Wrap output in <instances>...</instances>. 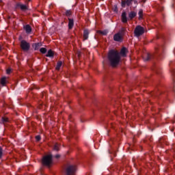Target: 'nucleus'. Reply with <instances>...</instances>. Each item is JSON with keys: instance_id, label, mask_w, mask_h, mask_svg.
I'll return each instance as SVG.
<instances>
[{"instance_id": "obj_11", "label": "nucleus", "mask_w": 175, "mask_h": 175, "mask_svg": "<svg viewBox=\"0 0 175 175\" xmlns=\"http://www.w3.org/2000/svg\"><path fill=\"white\" fill-rule=\"evenodd\" d=\"M16 7L20 8L21 10H27V9H28V7L21 3L16 4Z\"/></svg>"}, {"instance_id": "obj_1", "label": "nucleus", "mask_w": 175, "mask_h": 175, "mask_svg": "<svg viewBox=\"0 0 175 175\" xmlns=\"http://www.w3.org/2000/svg\"><path fill=\"white\" fill-rule=\"evenodd\" d=\"M108 60L112 68H116L121 62V55L117 50L112 49L108 53Z\"/></svg>"}, {"instance_id": "obj_5", "label": "nucleus", "mask_w": 175, "mask_h": 175, "mask_svg": "<svg viewBox=\"0 0 175 175\" xmlns=\"http://www.w3.org/2000/svg\"><path fill=\"white\" fill-rule=\"evenodd\" d=\"M30 47H31V45L27 41L23 40L21 42V49H22L23 51H28Z\"/></svg>"}, {"instance_id": "obj_10", "label": "nucleus", "mask_w": 175, "mask_h": 175, "mask_svg": "<svg viewBox=\"0 0 175 175\" xmlns=\"http://www.w3.org/2000/svg\"><path fill=\"white\" fill-rule=\"evenodd\" d=\"M75 25V22L73 19L68 18V28L69 29H72L73 28V26Z\"/></svg>"}, {"instance_id": "obj_3", "label": "nucleus", "mask_w": 175, "mask_h": 175, "mask_svg": "<svg viewBox=\"0 0 175 175\" xmlns=\"http://www.w3.org/2000/svg\"><path fill=\"white\" fill-rule=\"evenodd\" d=\"M77 170L76 165H68L66 169V175H75Z\"/></svg>"}, {"instance_id": "obj_9", "label": "nucleus", "mask_w": 175, "mask_h": 175, "mask_svg": "<svg viewBox=\"0 0 175 175\" xmlns=\"http://www.w3.org/2000/svg\"><path fill=\"white\" fill-rule=\"evenodd\" d=\"M128 53V49L126 48L123 47L120 53V55H122V57H126V53Z\"/></svg>"}, {"instance_id": "obj_26", "label": "nucleus", "mask_w": 175, "mask_h": 175, "mask_svg": "<svg viewBox=\"0 0 175 175\" xmlns=\"http://www.w3.org/2000/svg\"><path fill=\"white\" fill-rule=\"evenodd\" d=\"M10 72H12V69H10V68L7 69V70H6L7 75H10Z\"/></svg>"}, {"instance_id": "obj_4", "label": "nucleus", "mask_w": 175, "mask_h": 175, "mask_svg": "<svg viewBox=\"0 0 175 175\" xmlns=\"http://www.w3.org/2000/svg\"><path fill=\"white\" fill-rule=\"evenodd\" d=\"M134 33L137 38L142 36L144 33V27L140 25L137 26L134 30Z\"/></svg>"}, {"instance_id": "obj_28", "label": "nucleus", "mask_w": 175, "mask_h": 175, "mask_svg": "<svg viewBox=\"0 0 175 175\" xmlns=\"http://www.w3.org/2000/svg\"><path fill=\"white\" fill-rule=\"evenodd\" d=\"M59 157H61L59 154H57V155L55 156V158L58 159V158H59Z\"/></svg>"}, {"instance_id": "obj_25", "label": "nucleus", "mask_w": 175, "mask_h": 175, "mask_svg": "<svg viewBox=\"0 0 175 175\" xmlns=\"http://www.w3.org/2000/svg\"><path fill=\"white\" fill-rule=\"evenodd\" d=\"M3 122H8L9 121V118H2Z\"/></svg>"}, {"instance_id": "obj_20", "label": "nucleus", "mask_w": 175, "mask_h": 175, "mask_svg": "<svg viewBox=\"0 0 175 175\" xmlns=\"http://www.w3.org/2000/svg\"><path fill=\"white\" fill-rule=\"evenodd\" d=\"M40 51L42 54H46V53H47V49L46 48H41Z\"/></svg>"}, {"instance_id": "obj_18", "label": "nucleus", "mask_w": 175, "mask_h": 175, "mask_svg": "<svg viewBox=\"0 0 175 175\" xmlns=\"http://www.w3.org/2000/svg\"><path fill=\"white\" fill-rule=\"evenodd\" d=\"M1 84H2L3 85H6V77L1 78Z\"/></svg>"}, {"instance_id": "obj_8", "label": "nucleus", "mask_w": 175, "mask_h": 175, "mask_svg": "<svg viewBox=\"0 0 175 175\" xmlns=\"http://www.w3.org/2000/svg\"><path fill=\"white\" fill-rule=\"evenodd\" d=\"M133 0H126V1H122V8H125V5L127 6H131L132 5V1Z\"/></svg>"}, {"instance_id": "obj_6", "label": "nucleus", "mask_w": 175, "mask_h": 175, "mask_svg": "<svg viewBox=\"0 0 175 175\" xmlns=\"http://www.w3.org/2000/svg\"><path fill=\"white\" fill-rule=\"evenodd\" d=\"M113 40L115 42H121L122 40V34L121 33H116L113 36Z\"/></svg>"}, {"instance_id": "obj_22", "label": "nucleus", "mask_w": 175, "mask_h": 175, "mask_svg": "<svg viewBox=\"0 0 175 175\" xmlns=\"http://www.w3.org/2000/svg\"><path fill=\"white\" fill-rule=\"evenodd\" d=\"M66 16H67L68 17H69L70 16H72V11L70 10H67L66 12Z\"/></svg>"}, {"instance_id": "obj_29", "label": "nucleus", "mask_w": 175, "mask_h": 175, "mask_svg": "<svg viewBox=\"0 0 175 175\" xmlns=\"http://www.w3.org/2000/svg\"><path fill=\"white\" fill-rule=\"evenodd\" d=\"M147 0H142V2H144V3H145V2H146Z\"/></svg>"}, {"instance_id": "obj_16", "label": "nucleus", "mask_w": 175, "mask_h": 175, "mask_svg": "<svg viewBox=\"0 0 175 175\" xmlns=\"http://www.w3.org/2000/svg\"><path fill=\"white\" fill-rule=\"evenodd\" d=\"M46 57H54V53L53 52V51L49 50L46 55Z\"/></svg>"}, {"instance_id": "obj_13", "label": "nucleus", "mask_w": 175, "mask_h": 175, "mask_svg": "<svg viewBox=\"0 0 175 175\" xmlns=\"http://www.w3.org/2000/svg\"><path fill=\"white\" fill-rule=\"evenodd\" d=\"M88 35H90V32L88 31V30H84L83 31L84 40H87V39H88Z\"/></svg>"}, {"instance_id": "obj_23", "label": "nucleus", "mask_w": 175, "mask_h": 175, "mask_svg": "<svg viewBox=\"0 0 175 175\" xmlns=\"http://www.w3.org/2000/svg\"><path fill=\"white\" fill-rule=\"evenodd\" d=\"M98 33H100L101 35H107V31H98Z\"/></svg>"}, {"instance_id": "obj_15", "label": "nucleus", "mask_w": 175, "mask_h": 175, "mask_svg": "<svg viewBox=\"0 0 175 175\" xmlns=\"http://www.w3.org/2000/svg\"><path fill=\"white\" fill-rule=\"evenodd\" d=\"M42 46L40 43H36L33 45V47H34V50H39V48Z\"/></svg>"}, {"instance_id": "obj_27", "label": "nucleus", "mask_w": 175, "mask_h": 175, "mask_svg": "<svg viewBox=\"0 0 175 175\" xmlns=\"http://www.w3.org/2000/svg\"><path fill=\"white\" fill-rule=\"evenodd\" d=\"M40 135H37L36 137V139L37 140V142H39V141H40Z\"/></svg>"}, {"instance_id": "obj_21", "label": "nucleus", "mask_w": 175, "mask_h": 175, "mask_svg": "<svg viewBox=\"0 0 175 175\" xmlns=\"http://www.w3.org/2000/svg\"><path fill=\"white\" fill-rule=\"evenodd\" d=\"M53 150H55V151H59V145L58 144H56L54 146Z\"/></svg>"}, {"instance_id": "obj_30", "label": "nucleus", "mask_w": 175, "mask_h": 175, "mask_svg": "<svg viewBox=\"0 0 175 175\" xmlns=\"http://www.w3.org/2000/svg\"><path fill=\"white\" fill-rule=\"evenodd\" d=\"M1 50H2V46H1V45H0V51H1Z\"/></svg>"}, {"instance_id": "obj_17", "label": "nucleus", "mask_w": 175, "mask_h": 175, "mask_svg": "<svg viewBox=\"0 0 175 175\" xmlns=\"http://www.w3.org/2000/svg\"><path fill=\"white\" fill-rule=\"evenodd\" d=\"M61 66H62V62H57L56 70H59V69H61Z\"/></svg>"}, {"instance_id": "obj_14", "label": "nucleus", "mask_w": 175, "mask_h": 175, "mask_svg": "<svg viewBox=\"0 0 175 175\" xmlns=\"http://www.w3.org/2000/svg\"><path fill=\"white\" fill-rule=\"evenodd\" d=\"M129 17L131 20H132V18H135V17H136V12L134 11L131 12L129 14Z\"/></svg>"}, {"instance_id": "obj_24", "label": "nucleus", "mask_w": 175, "mask_h": 175, "mask_svg": "<svg viewBox=\"0 0 175 175\" xmlns=\"http://www.w3.org/2000/svg\"><path fill=\"white\" fill-rule=\"evenodd\" d=\"M3 154V150L2 148L0 146V159L2 158V155Z\"/></svg>"}, {"instance_id": "obj_32", "label": "nucleus", "mask_w": 175, "mask_h": 175, "mask_svg": "<svg viewBox=\"0 0 175 175\" xmlns=\"http://www.w3.org/2000/svg\"><path fill=\"white\" fill-rule=\"evenodd\" d=\"M29 1H29H31V0H28Z\"/></svg>"}, {"instance_id": "obj_12", "label": "nucleus", "mask_w": 175, "mask_h": 175, "mask_svg": "<svg viewBox=\"0 0 175 175\" xmlns=\"http://www.w3.org/2000/svg\"><path fill=\"white\" fill-rule=\"evenodd\" d=\"M122 23H126L128 21V20L126 19V12H122Z\"/></svg>"}, {"instance_id": "obj_19", "label": "nucleus", "mask_w": 175, "mask_h": 175, "mask_svg": "<svg viewBox=\"0 0 175 175\" xmlns=\"http://www.w3.org/2000/svg\"><path fill=\"white\" fill-rule=\"evenodd\" d=\"M139 14V19L142 20L143 18V10H140L138 12Z\"/></svg>"}, {"instance_id": "obj_2", "label": "nucleus", "mask_w": 175, "mask_h": 175, "mask_svg": "<svg viewBox=\"0 0 175 175\" xmlns=\"http://www.w3.org/2000/svg\"><path fill=\"white\" fill-rule=\"evenodd\" d=\"M42 162L44 166H51L53 163V156L51 154L44 156L42 158Z\"/></svg>"}, {"instance_id": "obj_7", "label": "nucleus", "mask_w": 175, "mask_h": 175, "mask_svg": "<svg viewBox=\"0 0 175 175\" xmlns=\"http://www.w3.org/2000/svg\"><path fill=\"white\" fill-rule=\"evenodd\" d=\"M23 29H25L26 33H31L32 32V27L29 25H26L23 27Z\"/></svg>"}, {"instance_id": "obj_31", "label": "nucleus", "mask_w": 175, "mask_h": 175, "mask_svg": "<svg viewBox=\"0 0 175 175\" xmlns=\"http://www.w3.org/2000/svg\"><path fill=\"white\" fill-rule=\"evenodd\" d=\"M2 2V0H0V3Z\"/></svg>"}]
</instances>
